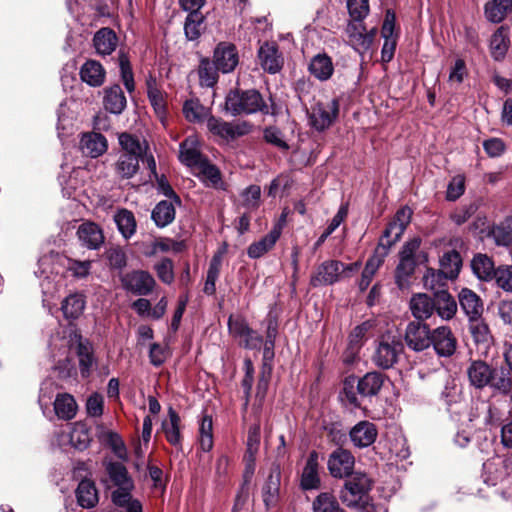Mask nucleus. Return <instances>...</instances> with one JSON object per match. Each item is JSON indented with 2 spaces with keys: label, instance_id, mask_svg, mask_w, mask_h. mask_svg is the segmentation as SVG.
I'll return each instance as SVG.
<instances>
[{
  "label": "nucleus",
  "instance_id": "nucleus-1",
  "mask_svg": "<svg viewBox=\"0 0 512 512\" xmlns=\"http://www.w3.org/2000/svg\"><path fill=\"white\" fill-rule=\"evenodd\" d=\"M466 372L470 385L475 389L489 388L493 394L504 396L511 392L512 378L505 367H493L483 360H473Z\"/></svg>",
  "mask_w": 512,
  "mask_h": 512
},
{
  "label": "nucleus",
  "instance_id": "nucleus-2",
  "mask_svg": "<svg viewBox=\"0 0 512 512\" xmlns=\"http://www.w3.org/2000/svg\"><path fill=\"white\" fill-rule=\"evenodd\" d=\"M384 383L383 375L379 372H368L363 377H347L340 394L341 401L351 409L360 408V397L376 396Z\"/></svg>",
  "mask_w": 512,
  "mask_h": 512
},
{
  "label": "nucleus",
  "instance_id": "nucleus-3",
  "mask_svg": "<svg viewBox=\"0 0 512 512\" xmlns=\"http://www.w3.org/2000/svg\"><path fill=\"white\" fill-rule=\"evenodd\" d=\"M118 142L121 150L114 166L115 173L120 179H130L137 174L139 161L148 145L146 141L141 142L137 136L127 132L119 134Z\"/></svg>",
  "mask_w": 512,
  "mask_h": 512
},
{
  "label": "nucleus",
  "instance_id": "nucleus-4",
  "mask_svg": "<svg viewBox=\"0 0 512 512\" xmlns=\"http://www.w3.org/2000/svg\"><path fill=\"white\" fill-rule=\"evenodd\" d=\"M225 110L232 116L270 113L269 106L256 89L230 91L225 98Z\"/></svg>",
  "mask_w": 512,
  "mask_h": 512
},
{
  "label": "nucleus",
  "instance_id": "nucleus-5",
  "mask_svg": "<svg viewBox=\"0 0 512 512\" xmlns=\"http://www.w3.org/2000/svg\"><path fill=\"white\" fill-rule=\"evenodd\" d=\"M106 472L111 485L116 487L111 494L112 502L115 505L125 504L134 488V482L126 467L120 462H109L106 464Z\"/></svg>",
  "mask_w": 512,
  "mask_h": 512
},
{
  "label": "nucleus",
  "instance_id": "nucleus-6",
  "mask_svg": "<svg viewBox=\"0 0 512 512\" xmlns=\"http://www.w3.org/2000/svg\"><path fill=\"white\" fill-rule=\"evenodd\" d=\"M371 479L362 472L347 477L340 491V499L348 507H358L371 489Z\"/></svg>",
  "mask_w": 512,
  "mask_h": 512
},
{
  "label": "nucleus",
  "instance_id": "nucleus-7",
  "mask_svg": "<svg viewBox=\"0 0 512 512\" xmlns=\"http://www.w3.org/2000/svg\"><path fill=\"white\" fill-rule=\"evenodd\" d=\"M462 267V258L459 252L451 250L445 252L440 258V268L437 272H433L429 277H426L425 285L428 286L430 282V288L436 289L445 285L444 281L454 280L458 277Z\"/></svg>",
  "mask_w": 512,
  "mask_h": 512
},
{
  "label": "nucleus",
  "instance_id": "nucleus-8",
  "mask_svg": "<svg viewBox=\"0 0 512 512\" xmlns=\"http://www.w3.org/2000/svg\"><path fill=\"white\" fill-rule=\"evenodd\" d=\"M339 113V102L331 99L326 102H317L308 114L310 126L318 132L328 129L337 119Z\"/></svg>",
  "mask_w": 512,
  "mask_h": 512
},
{
  "label": "nucleus",
  "instance_id": "nucleus-9",
  "mask_svg": "<svg viewBox=\"0 0 512 512\" xmlns=\"http://www.w3.org/2000/svg\"><path fill=\"white\" fill-rule=\"evenodd\" d=\"M402 351L403 345L399 340L383 336L375 347L372 361L381 369H389L397 363Z\"/></svg>",
  "mask_w": 512,
  "mask_h": 512
},
{
  "label": "nucleus",
  "instance_id": "nucleus-10",
  "mask_svg": "<svg viewBox=\"0 0 512 512\" xmlns=\"http://www.w3.org/2000/svg\"><path fill=\"white\" fill-rule=\"evenodd\" d=\"M345 33L348 43L359 54H364L370 50L377 34L376 28L367 30L362 22L349 21Z\"/></svg>",
  "mask_w": 512,
  "mask_h": 512
},
{
  "label": "nucleus",
  "instance_id": "nucleus-11",
  "mask_svg": "<svg viewBox=\"0 0 512 512\" xmlns=\"http://www.w3.org/2000/svg\"><path fill=\"white\" fill-rule=\"evenodd\" d=\"M431 334L432 330L426 323L411 321L406 326L404 340L409 349L421 352L431 346Z\"/></svg>",
  "mask_w": 512,
  "mask_h": 512
},
{
  "label": "nucleus",
  "instance_id": "nucleus-12",
  "mask_svg": "<svg viewBox=\"0 0 512 512\" xmlns=\"http://www.w3.org/2000/svg\"><path fill=\"white\" fill-rule=\"evenodd\" d=\"M355 458L353 454L343 448L334 450L328 459V470L334 478H344L353 474Z\"/></svg>",
  "mask_w": 512,
  "mask_h": 512
},
{
  "label": "nucleus",
  "instance_id": "nucleus-13",
  "mask_svg": "<svg viewBox=\"0 0 512 512\" xmlns=\"http://www.w3.org/2000/svg\"><path fill=\"white\" fill-rule=\"evenodd\" d=\"M121 282L126 291L140 296L148 295L155 285L154 278L142 270L126 273L122 276Z\"/></svg>",
  "mask_w": 512,
  "mask_h": 512
},
{
  "label": "nucleus",
  "instance_id": "nucleus-14",
  "mask_svg": "<svg viewBox=\"0 0 512 512\" xmlns=\"http://www.w3.org/2000/svg\"><path fill=\"white\" fill-rule=\"evenodd\" d=\"M342 262L338 260H327L321 263L310 278L313 287L328 286L341 279Z\"/></svg>",
  "mask_w": 512,
  "mask_h": 512
},
{
  "label": "nucleus",
  "instance_id": "nucleus-15",
  "mask_svg": "<svg viewBox=\"0 0 512 512\" xmlns=\"http://www.w3.org/2000/svg\"><path fill=\"white\" fill-rule=\"evenodd\" d=\"M431 340V345L439 357H450L456 351L457 340L448 326L433 329Z\"/></svg>",
  "mask_w": 512,
  "mask_h": 512
},
{
  "label": "nucleus",
  "instance_id": "nucleus-16",
  "mask_svg": "<svg viewBox=\"0 0 512 512\" xmlns=\"http://www.w3.org/2000/svg\"><path fill=\"white\" fill-rule=\"evenodd\" d=\"M411 217L412 210L409 207L405 206L399 209L393 220L385 228L380 239H384L385 242H389L393 246L400 240L411 221Z\"/></svg>",
  "mask_w": 512,
  "mask_h": 512
},
{
  "label": "nucleus",
  "instance_id": "nucleus-17",
  "mask_svg": "<svg viewBox=\"0 0 512 512\" xmlns=\"http://www.w3.org/2000/svg\"><path fill=\"white\" fill-rule=\"evenodd\" d=\"M213 62L220 72H232L239 62L236 47L226 42L219 43L213 53Z\"/></svg>",
  "mask_w": 512,
  "mask_h": 512
},
{
  "label": "nucleus",
  "instance_id": "nucleus-18",
  "mask_svg": "<svg viewBox=\"0 0 512 512\" xmlns=\"http://www.w3.org/2000/svg\"><path fill=\"white\" fill-rule=\"evenodd\" d=\"M378 430L374 423L363 420L355 424L349 432L351 442L355 447L366 448L377 439Z\"/></svg>",
  "mask_w": 512,
  "mask_h": 512
},
{
  "label": "nucleus",
  "instance_id": "nucleus-19",
  "mask_svg": "<svg viewBox=\"0 0 512 512\" xmlns=\"http://www.w3.org/2000/svg\"><path fill=\"white\" fill-rule=\"evenodd\" d=\"M258 59L264 71L278 73L283 67V57L275 43L265 42L258 50Z\"/></svg>",
  "mask_w": 512,
  "mask_h": 512
},
{
  "label": "nucleus",
  "instance_id": "nucleus-20",
  "mask_svg": "<svg viewBox=\"0 0 512 512\" xmlns=\"http://www.w3.org/2000/svg\"><path fill=\"white\" fill-rule=\"evenodd\" d=\"M77 236L82 246L90 250H98L104 244L102 229L93 222H84L77 229Z\"/></svg>",
  "mask_w": 512,
  "mask_h": 512
},
{
  "label": "nucleus",
  "instance_id": "nucleus-21",
  "mask_svg": "<svg viewBox=\"0 0 512 512\" xmlns=\"http://www.w3.org/2000/svg\"><path fill=\"white\" fill-rule=\"evenodd\" d=\"M281 233L282 225L275 224L267 235L249 245L247 248L248 257L251 259H258L264 256L275 246L281 236Z\"/></svg>",
  "mask_w": 512,
  "mask_h": 512
},
{
  "label": "nucleus",
  "instance_id": "nucleus-22",
  "mask_svg": "<svg viewBox=\"0 0 512 512\" xmlns=\"http://www.w3.org/2000/svg\"><path fill=\"white\" fill-rule=\"evenodd\" d=\"M179 160L184 165L193 168H197L205 160L200 152L199 141L196 136H188L180 144Z\"/></svg>",
  "mask_w": 512,
  "mask_h": 512
},
{
  "label": "nucleus",
  "instance_id": "nucleus-23",
  "mask_svg": "<svg viewBox=\"0 0 512 512\" xmlns=\"http://www.w3.org/2000/svg\"><path fill=\"white\" fill-rule=\"evenodd\" d=\"M318 453L310 452L303 468L300 486L303 490H315L320 487Z\"/></svg>",
  "mask_w": 512,
  "mask_h": 512
},
{
  "label": "nucleus",
  "instance_id": "nucleus-24",
  "mask_svg": "<svg viewBox=\"0 0 512 512\" xmlns=\"http://www.w3.org/2000/svg\"><path fill=\"white\" fill-rule=\"evenodd\" d=\"M107 139L100 133H84L80 139V150L86 156L97 158L107 151Z\"/></svg>",
  "mask_w": 512,
  "mask_h": 512
},
{
  "label": "nucleus",
  "instance_id": "nucleus-25",
  "mask_svg": "<svg viewBox=\"0 0 512 512\" xmlns=\"http://www.w3.org/2000/svg\"><path fill=\"white\" fill-rule=\"evenodd\" d=\"M460 307L469 320L482 317L484 308L481 298L472 290L463 288L459 295Z\"/></svg>",
  "mask_w": 512,
  "mask_h": 512
},
{
  "label": "nucleus",
  "instance_id": "nucleus-26",
  "mask_svg": "<svg viewBox=\"0 0 512 512\" xmlns=\"http://www.w3.org/2000/svg\"><path fill=\"white\" fill-rule=\"evenodd\" d=\"M281 484V467L278 463H273L270 472L263 486V501L267 507L274 504L277 500Z\"/></svg>",
  "mask_w": 512,
  "mask_h": 512
},
{
  "label": "nucleus",
  "instance_id": "nucleus-27",
  "mask_svg": "<svg viewBox=\"0 0 512 512\" xmlns=\"http://www.w3.org/2000/svg\"><path fill=\"white\" fill-rule=\"evenodd\" d=\"M435 310L443 320H450L457 311V304L450 293L444 289H434Z\"/></svg>",
  "mask_w": 512,
  "mask_h": 512
},
{
  "label": "nucleus",
  "instance_id": "nucleus-28",
  "mask_svg": "<svg viewBox=\"0 0 512 512\" xmlns=\"http://www.w3.org/2000/svg\"><path fill=\"white\" fill-rule=\"evenodd\" d=\"M127 100L119 85H113L104 90L103 105L106 111L119 115L126 108Z\"/></svg>",
  "mask_w": 512,
  "mask_h": 512
},
{
  "label": "nucleus",
  "instance_id": "nucleus-29",
  "mask_svg": "<svg viewBox=\"0 0 512 512\" xmlns=\"http://www.w3.org/2000/svg\"><path fill=\"white\" fill-rule=\"evenodd\" d=\"M471 268L474 275L481 281L490 282L495 278V264L486 254H475L471 260Z\"/></svg>",
  "mask_w": 512,
  "mask_h": 512
},
{
  "label": "nucleus",
  "instance_id": "nucleus-30",
  "mask_svg": "<svg viewBox=\"0 0 512 512\" xmlns=\"http://www.w3.org/2000/svg\"><path fill=\"white\" fill-rule=\"evenodd\" d=\"M409 306L412 315L417 319L416 321L421 322L428 319L435 310L433 298L423 293L413 295Z\"/></svg>",
  "mask_w": 512,
  "mask_h": 512
},
{
  "label": "nucleus",
  "instance_id": "nucleus-31",
  "mask_svg": "<svg viewBox=\"0 0 512 512\" xmlns=\"http://www.w3.org/2000/svg\"><path fill=\"white\" fill-rule=\"evenodd\" d=\"M76 353L78 356L81 376L87 378L96 366L93 348L88 341H82L80 338L77 344Z\"/></svg>",
  "mask_w": 512,
  "mask_h": 512
},
{
  "label": "nucleus",
  "instance_id": "nucleus-32",
  "mask_svg": "<svg viewBox=\"0 0 512 512\" xmlns=\"http://www.w3.org/2000/svg\"><path fill=\"white\" fill-rule=\"evenodd\" d=\"M105 70L103 66L95 61H86L80 69V77L83 82L92 87H99L104 83Z\"/></svg>",
  "mask_w": 512,
  "mask_h": 512
},
{
  "label": "nucleus",
  "instance_id": "nucleus-33",
  "mask_svg": "<svg viewBox=\"0 0 512 512\" xmlns=\"http://www.w3.org/2000/svg\"><path fill=\"white\" fill-rule=\"evenodd\" d=\"M54 411L61 420H71L76 416L78 405L74 397L68 393L57 394L54 400Z\"/></svg>",
  "mask_w": 512,
  "mask_h": 512
},
{
  "label": "nucleus",
  "instance_id": "nucleus-34",
  "mask_svg": "<svg viewBox=\"0 0 512 512\" xmlns=\"http://www.w3.org/2000/svg\"><path fill=\"white\" fill-rule=\"evenodd\" d=\"M118 38L115 32L110 28L98 30L93 38V44L96 52L100 55H110L117 47Z\"/></svg>",
  "mask_w": 512,
  "mask_h": 512
},
{
  "label": "nucleus",
  "instance_id": "nucleus-35",
  "mask_svg": "<svg viewBox=\"0 0 512 512\" xmlns=\"http://www.w3.org/2000/svg\"><path fill=\"white\" fill-rule=\"evenodd\" d=\"M509 29L507 27H499L492 35L490 40V52L495 61L504 59L509 48Z\"/></svg>",
  "mask_w": 512,
  "mask_h": 512
},
{
  "label": "nucleus",
  "instance_id": "nucleus-36",
  "mask_svg": "<svg viewBox=\"0 0 512 512\" xmlns=\"http://www.w3.org/2000/svg\"><path fill=\"white\" fill-rule=\"evenodd\" d=\"M484 12L489 22L500 23L512 12V0H491L485 4Z\"/></svg>",
  "mask_w": 512,
  "mask_h": 512
},
{
  "label": "nucleus",
  "instance_id": "nucleus-37",
  "mask_svg": "<svg viewBox=\"0 0 512 512\" xmlns=\"http://www.w3.org/2000/svg\"><path fill=\"white\" fill-rule=\"evenodd\" d=\"M175 215L176 211L173 203L162 200L152 210L151 218L157 227L164 228L174 221Z\"/></svg>",
  "mask_w": 512,
  "mask_h": 512
},
{
  "label": "nucleus",
  "instance_id": "nucleus-38",
  "mask_svg": "<svg viewBox=\"0 0 512 512\" xmlns=\"http://www.w3.org/2000/svg\"><path fill=\"white\" fill-rule=\"evenodd\" d=\"M224 252L225 248L216 252L210 261L203 288L204 293L207 295H214L216 292V281L220 274Z\"/></svg>",
  "mask_w": 512,
  "mask_h": 512
},
{
  "label": "nucleus",
  "instance_id": "nucleus-39",
  "mask_svg": "<svg viewBox=\"0 0 512 512\" xmlns=\"http://www.w3.org/2000/svg\"><path fill=\"white\" fill-rule=\"evenodd\" d=\"M309 71L321 81L328 80L334 71L331 58L325 54L314 56L309 64Z\"/></svg>",
  "mask_w": 512,
  "mask_h": 512
},
{
  "label": "nucleus",
  "instance_id": "nucleus-40",
  "mask_svg": "<svg viewBox=\"0 0 512 512\" xmlns=\"http://www.w3.org/2000/svg\"><path fill=\"white\" fill-rule=\"evenodd\" d=\"M76 497L80 506L92 508L98 503V493L94 483L90 480H82L76 489Z\"/></svg>",
  "mask_w": 512,
  "mask_h": 512
},
{
  "label": "nucleus",
  "instance_id": "nucleus-41",
  "mask_svg": "<svg viewBox=\"0 0 512 512\" xmlns=\"http://www.w3.org/2000/svg\"><path fill=\"white\" fill-rule=\"evenodd\" d=\"M205 16L202 13H189L184 22V34L188 41L200 38L205 29Z\"/></svg>",
  "mask_w": 512,
  "mask_h": 512
},
{
  "label": "nucleus",
  "instance_id": "nucleus-42",
  "mask_svg": "<svg viewBox=\"0 0 512 512\" xmlns=\"http://www.w3.org/2000/svg\"><path fill=\"white\" fill-rule=\"evenodd\" d=\"M168 421H163L162 428L165 433V437L167 441L174 446H178L181 443V434H180V417L178 413L170 407L168 410Z\"/></svg>",
  "mask_w": 512,
  "mask_h": 512
},
{
  "label": "nucleus",
  "instance_id": "nucleus-43",
  "mask_svg": "<svg viewBox=\"0 0 512 512\" xmlns=\"http://www.w3.org/2000/svg\"><path fill=\"white\" fill-rule=\"evenodd\" d=\"M114 221L118 231L125 238H131L136 232V220L134 214L127 209H120L114 215Z\"/></svg>",
  "mask_w": 512,
  "mask_h": 512
},
{
  "label": "nucleus",
  "instance_id": "nucleus-44",
  "mask_svg": "<svg viewBox=\"0 0 512 512\" xmlns=\"http://www.w3.org/2000/svg\"><path fill=\"white\" fill-rule=\"evenodd\" d=\"M85 298L80 293L70 294L67 296L61 306L63 315L67 319H77L84 311Z\"/></svg>",
  "mask_w": 512,
  "mask_h": 512
},
{
  "label": "nucleus",
  "instance_id": "nucleus-45",
  "mask_svg": "<svg viewBox=\"0 0 512 512\" xmlns=\"http://www.w3.org/2000/svg\"><path fill=\"white\" fill-rule=\"evenodd\" d=\"M391 247L392 245H390L389 242H385L384 239H380L373 255L367 260L363 271L374 277L376 271L388 255Z\"/></svg>",
  "mask_w": 512,
  "mask_h": 512
},
{
  "label": "nucleus",
  "instance_id": "nucleus-46",
  "mask_svg": "<svg viewBox=\"0 0 512 512\" xmlns=\"http://www.w3.org/2000/svg\"><path fill=\"white\" fill-rule=\"evenodd\" d=\"M391 247L392 245H390L389 242H385L384 239H380L373 255L367 260L363 271L374 277L376 271L388 255Z\"/></svg>",
  "mask_w": 512,
  "mask_h": 512
},
{
  "label": "nucleus",
  "instance_id": "nucleus-47",
  "mask_svg": "<svg viewBox=\"0 0 512 512\" xmlns=\"http://www.w3.org/2000/svg\"><path fill=\"white\" fill-rule=\"evenodd\" d=\"M70 444L78 449H86L91 442V433L89 428L82 422H75L69 433Z\"/></svg>",
  "mask_w": 512,
  "mask_h": 512
},
{
  "label": "nucleus",
  "instance_id": "nucleus-48",
  "mask_svg": "<svg viewBox=\"0 0 512 512\" xmlns=\"http://www.w3.org/2000/svg\"><path fill=\"white\" fill-rule=\"evenodd\" d=\"M313 512H345L330 492H321L312 502Z\"/></svg>",
  "mask_w": 512,
  "mask_h": 512
},
{
  "label": "nucleus",
  "instance_id": "nucleus-49",
  "mask_svg": "<svg viewBox=\"0 0 512 512\" xmlns=\"http://www.w3.org/2000/svg\"><path fill=\"white\" fill-rule=\"evenodd\" d=\"M469 329L474 341L477 344H482L485 348L492 341V336L488 325L482 320V318H476L469 320Z\"/></svg>",
  "mask_w": 512,
  "mask_h": 512
},
{
  "label": "nucleus",
  "instance_id": "nucleus-50",
  "mask_svg": "<svg viewBox=\"0 0 512 512\" xmlns=\"http://www.w3.org/2000/svg\"><path fill=\"white\" fill-rule=\"evenodd\" d=\"M218 71L213 61L202 59L198 69L200 84L205 87H213L218 81Z\"/></svg>",
  "mask_w": 512,
  "mask_h": 512
},
{
  "label": "nucleus",
  "instance_id": "nucleus-51",
  "mask_svg": "<svg viewBox=\"0 0 512 512\" xmlns=\"http://www.w3.org/2000/svg\"><path fill=\"white\" fill-rule=\"evenodd\" d=\"M213 423L212 417L204 415L199 428V444L204 452H209L213 447Z\"/></svg>",
  "mask_w": 512,
  "mask_h": 512
},
{
  "label": "nucleus",
  "instance_id": "nucleus-52",
  "mask_svg": "<svg viewBox=\"0 0 512 512\" xmlns=\"http://www.w3.org/2000/svg\"><path fill=\"white\" fill-rule=\"evenodd\" d=\"M185 118L190 122H199L207 114L206 108L197 99L186 100L183 105Z\"/></svg>",
  "mask_w": 512,
  "mask_h": 512
},
{
  "label": "nucleus",
  "instance_id": "nucleus-53",
  "mask_svg": "<svg viewBox=\"0 0 512 512\" xmlns=\"http://www.w3.org/2000/svg\"><path fill=\"white\" fill-rule=\"evenodd\" d=\"M207 128L214 136L224 140H230V122L210 116L207 119Z\"/></svg>",
  "mask_w": 512,
  "mask_h": 512
},
{
  "label": "nucleus",
  "instance_id": "nucleus-54",
  "mask_svg": "<svg viewBox=\"0 0 512 512\" xmlns=\"http://www.w3.org/2000/svg\"><path fill=\"white\" fill-rule=\"evenodd\" d=\"M350 21L362 22L369 13V0H347Z\"/></svg>",
  "mask_w": 512,
  "mask_h": 512
},
{
  "label": "nucleus",
  "instance_id": "nucleus-55",
  "mask_svg": "<svg viewBox=\"0 0 512 512\" xmlns=\"http://www.w3.org/2000/svg\"><path fill=\"white\" fill-rule=\"evenodd\" d=\"M67 341L63 340V344H61V353L60 355L63 356V358H59L54 360L55 365L54 369L59 371V375L62 378L69 377L71 375V371L74 369L72 360L69 358L68 355V349L66 345Z\"/></svg>",
  "mask_w": 512,
  "mask_h": 512
},
{
  "label": "nucleus",
  "instance_id": "nucleus-56",
  "mask_svg": "<svg viewBox=\"0 0 512 512\" xmlns=\"http://www.w3.org/2000/svg\"><path fill=\"white\" fill-rule=\"evenodd\" d=\"M119 67L122 82L129 93L135 89L134 75L128 57L125 54L119 56Z\"/></svg>",
  "mask_w": 512,
  "mask_h": 512
},
{
  "label": "nucleus",
  "instance_id": "nucleus-57",
  "mask_svg": "<svg viewBox=\"0 0 512 512\" xmlns=\"http://www.w3.org/2000/svg\"><path fill=\"white\" fill-rule=\"evenodd\" d=\"M264 140L280 150L287 151L289 149L288 143L283 139V133L276 126L266 127L263 131Z\"/></svg>",
  "mask_w": 512,
  "mask_h": 512
},
{
  "label": "nucleus",
  "instance_id": "nucleus-58",
  "mask_svg": "<svg viewBox=\"0 0 512 512\" xmlns=\"http://www.w3.org/2000/svg\"><path fill=\"white\" fill-rule=\"evenodd\" d=\"M92 261L67 259V271L75 278H86L91 271Z\"/></svg>",
  "mask_w": 512,
  "mask_h": 512
},
{
  "label": "nucleus",
  "instance_id": "nucleus-59",
  "mask_svg": "<svg viewBox=\"0 0 512 512\" xmlns=\"http://www.w3.org/2000/svg\"><path fill=\"white\" fill-rule=\"evenodd\" d=\"M465 192V177L463 175L454 176L448 183L446 191V199L455 201Z\"/></svg>",
  "mask_w": 512,
  "mask_h": 512
},
{
  "label": "nucleus",
  "instance_id": "nucleus-60",
  "mask_svg": "<svg viewBox=\"0 0 512 512\" xmlns=\"http://www.w3.org/2000/svg\"><path fill=\"white\" fill-rule=\"evenodd\" d=\"M229 333L234 338H242L244 334L250 333V327L242 316H230L228 319Z\"/></svg>",
  "mask_w": 512,
  "mask_h": 512
},
{
  "label": "nucleus",
  "instance_id": "nucleus-61",
  "mask_svg": "<svg viewBox=\"0 0 512 512\" xmlns=\"http://www.w3.org/2000/svg\"><path fill=\"white\" fill-rule=\"evenodd\" d=\"M201 175L210 182L213 187L221 183V173L219 169L205 159L198 167Z\"/></svg>",
  "mask_w": 512,
  "mask_h": 512
},
{
  "label": "nucleus",
  "instance_id": "nucleus-62",
  "mask_svg": "<svg viewBox=\"0 0 512 512\" xmlns=\"http://www.w3.org/2000/svg\"><path fill=\"white\" fill-rule=\"evenodd\" d=\"M371 327V323L369 321H365L360 325H357L351 331L349 335V345L352 349H359L362 346L363 340Z\"/></svg>",
  "mask_w": 512,
  "mask_h": 512
},
{
  "label": "nucleus",
  "instance_id": "nucleus-63",
  "mask_svg": "<svg viewBox=\"0 0 512 512\" xmlns=\"http://www.w3.org/2000/svg\"><path fill=\"white\" fill-rule=\"evenodd\" d=\"M496 284L507 292H512V266H500L495 272Z\"/></svg>",
  "mask_w": 512,
  "mask_h": 512
},
{
  "label": "nucleus",
  "instance_id": "nucleus-64",
  "mask_svg": "<svg viewBox=\"0 0 512 512\" xmlns=\"http://www.w3.org/2000/svg\"><path fill=\"white\" fill-rule=\"evenodd\" d=\"M104 399L99 393L91 394L86 401V411L90 417H100L103 414Z\"/></svg>",
  "mask_w": 512,
  "mask_h": 512
}]
</instances>
